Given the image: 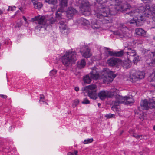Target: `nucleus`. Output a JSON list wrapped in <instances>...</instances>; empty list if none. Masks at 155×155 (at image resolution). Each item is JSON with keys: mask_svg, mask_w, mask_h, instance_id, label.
<instances>
[{"mask_svg": "<svg viewBox=\"0 0 155 155\" xmlns=\"http://www.w3.org/2000/svg\"><path fill=\"white\" fill-rule=\"evenodd\" d=\"M127 15L134 17L133 20L129 21L128 22L130 24H135L138 26L143 25V21L144 18H152L153 20V18H155V13L151 11L149 5H147L146 8L141 6L139 8L131 11Z\"/></svg>", "mask_w": 155, "mask_h": 155, "instance_id": "1", "label": "nucleus"}, {"mask_svg": "<svg viewBox=\"0 0 155 155\" xmlns=\"http://www.w3.org/2000/svg\"><path fill=\"white\" fill-rule=\"evenodd\" d=\"M100 5L98 9L99 12L96 14V16L99 19V21L103 24L110 23L111 21L109 17L113 13L109 8L108 0H96Z\"/></svg>", "mask_w": 155, "mask_h": 155, "instance_id": "2", "label": "nucleus"}, {"mask_svg": "<svg viewBox=\"0 0 155 155\" xmlns=\"http://www.w3.org/2000/svg\"><path fill=\"white\" fill-rule=\"evenodd\" d=\"M77 58L76 52L74 51H68L62 57V62L66 67L68 66L72 61H76Z\"/></svg>", "mask_w": 155, "mask_h": 155, "instance_id": "3", "label": "nucleus"}, {"mask_svg": "<svg viewBox=\"0 0 155 155\" xmlns=\"http://www.w3.org/2000/svg\"><path fill=\"white\" fill-rule=\"evenodd\" d=\"M128 28L126 25L123 24H120L118 30L114 31V34L115 35L121 36L122 37H129L128 33Z\"/></svg>", "mask_w": 155, "mask_h": 155, "instance_id": "4", "label": "nucleus"}, {"mask_svg": "<svg viewBox=\"0 0 155 155\" xmlns=\"http://www.w3.org/2000/svg\"><path fill=\"white\" fill-rule=\"evenodd\" d=\"M145 76L144 72L133 70L130 72V81L132 82H135L138 80L144 78Z\"/></svg>", "mask_w": 155, "mask_h": 155, "instance_id": "5", "label": "nucleus"}, {"mask_svg": "<svg viewBox=\"0 0 155 155\" xmlns=\"http://www.w3.org/2000/svg\"><path fill=\"white\" fill-rule=\"evenodd\" d=\"M88 89V95L90 98L96 100L97 98V95L96 93L97 87L95 84L89 85L87 87Z\"/></svg>", "mask_w": 155, "mask_h": 155, "instance_id": "6", "label": "nucleus"}, {"mask_svg": "<svg viewBox=\"0 0 155 155\" xmlns=\"http://www.w3.org/2000/svg\"><path fill=\"white\" fill-rule=\"evenodd\" d=\"M114 95L113 92L106 91H102L98 94L99 97L101 100H104L108 98H111Z\"/></svg>", "mask_w": 155, "mask_h": 155, "instance_id": "7", "label": "nucleus"}, {"mask_svg": "<svg viewBox=\"0 0 155 155\" xmlns=\"http://www.w3.org/2000/svg\"><path fill=\"white\" fill-rule=\"evenodd\" d=\"M116 77V75L114 74L112 71H110L107 75L104 77L103 82L105 84H108L113 81Z\"/></svg>", "mask_w": 155, "mask_h": 155, "instance_id": "8", "label": "nucleus"}, {"mask_svg": "<svg viewBox=\"0 0 155 155\" xmlns=\"http://www.w3.org/2000/svg\"><path fill=\"white\" fill-rule=\"evenodd\" d=\"M81 10L84 12H87L88 14H90L91 9L89 2L87 1L82 0L81 3Z\"/></svg>", "mask_w": 155, "mask_h": 155, "instance_id": "9", "label": "nucleus"}, {"mask_svg": "<svg viewBox=\"0 0 155 155\" xmlns=\"http://www.w3.org/2000/svg\"><path fill=\"white\" fill-rule=\"evenodd\" d=\"M83 50L80 51V52L83 56L85 58L90 57L91 55L90 49L88 46L84 45L82 47Z\"/></svg>", "mask_w": 155, "mask_h": 155, "instance_id": "10", "label": "nucleus"}, {"mask_svg": "<svg viewBox=\"0 0 155 155\" xmlns=\"http://www.w3.org/2000/svg\"><path fill=\"white\" fill-rule=\"evenodd\" d=\"M33 21H37L39 24L45 25L47 22V19L44 16H37L32 18Z\"/></svg>", "mask_w": 155, "mask_h": 155, "instance_id": "11", "label": "nucleus"}, {"mask_svg": "<svg viewBox=\"0 0 155 155\" xmlns=\"http://www.w3.org/2000/svg\"><path fill=\"white\" fill-rule=\"evenodd\" d=\"M136 54V51L131 48H127V51L124 52V55L127 56V59L130 60L133 58V57Z\"/></svg>", "mask_w": 155, "mask_h": 155, "instance_id": "12", "label": "nucleus"}, {"mask_svg": "<svg viewBox=\"0 0 155 155\" xmlns=\"http://www.w3.org/2000/svg\"><path fill=\"white\" fill-rule=\"evenodd\" d=\"M115 98V100L112 102L113 104L119 105L120 104L124 103V97H123L120 95H117L116 96Z\"/></svg>", "mask_w": 155, "mask_h": 155, "instance_id": "13", "label": "nucleus"}, {"mask_svg": "<svg viewBox=\"0 0 155 155\" xmlns=\"http://www.w3.org/2000/svg\"><path fill=\"white\" fill-rule=\"evenodd\" d=\"M122 2V0H109L108 1V5H109V4H110V6H114V8L115 9V10L117 9V10H118L117 8V7H119V5Z\"/></svg>", "mask_w": 155, "mask_h": 155, "instance_id": "14", "label": "nucleus"}, {"mask_svg": "<svg viewBox=\"0 0 155 155\" xmlns=\"http://www.w3.org/2000/svg\"><path fill=\"white\" fill-rule=\"evenodd\" d=\"M119 61L120 60L118 59L113 58L107 60V63L110 66L114 67L117 64Z\"/></svg>", "mask_w": 155, "mask_h": 155, "instance_id": "15", "label": "nucleus"}, {"mask_svg": "<svg viewBox=\"0 0 155 155\" xmlns=\"http://www.w3.org/2000/svg\"><path fill=\"white\" fill-rule=\"evenodd\" d=\"M89 74L91 78L94 79H97L99 77V73L94 68H92V72Z\"/></svg>", "mask_w": 155, "mask_h": 155, "instance_id": "16", "label": "nucleus"}, {"mask_svg": "<svg viewBox=\"0 0 155 155\" xmlns=\"http://www.w3.org/2000/svg\"><path fill=\"white\" fill-rule=\"evenodd\" d=\"M76 11V10L72 8H69L66 11V16L69 18H70L74 15Z\"/></svg>", "mask_w": 155, "mask_h": 155, "instance_id": "17", "label": "nucleus"}, {"mask_svg": "<svg viewBox=\"0 0 155 155\" xmlns=\"http://www.w3.org/2000/svg\"><path fill=\"white\" fill-rule=\"evenodd\" d=\"M149 102L146 99L142 100L140 103L141 108L143 110H147L149 108Z\"/></svg>", "mask_w": 155, "mask_h": 155, "instance_id": "18", "label": "nucleus"}, {"mask_svg": "<svg viewBox=\"0 0 155 155\" xmlns=\"http://www.w3.org/2000/svg\"><path fill=\"white\" fill-rule=\"evenodd\" d=\"M124 53L123 51L117 52L111 51H108V54L110 55L116 57L121 56L123 55H124Z\"/></svg>", "mask_w": 155, "mask_h": 155, "instance_id": "19", "label": "nucleus"}, {"mask_svg": "<svg viewBox=\"0 0 155 155\" xmlns=\"http://www.w3.org/2000/svg\"><path fill=\"white\" fill-rule=\"evenodd\" d=\"M63 11V9L62 8H59L56 13V17L57 19L59 20L60 21L61 20H63L64 19L62 15L61 12Z\"/></svg>", "mask_w": 155, "mask_h": 155, "instance_id": "20", "label": "nucleus"}, {"mask_svg": "<svg viewBox=\"0 0 155 155\" xmlns=\"http://www.w3.org/2000/svg\"><path fill=\"white\" fill-rule=\"evenodd\" d=\"M122 65L124 68L127 69L131 66V60L127 59V60H124L121 63Z\"/></svg>", "mask_w": 155, "mask_h": 155, "instance_id": "21", "label": "nucleus"}, {"mask_svg": "<svg viewBox=\"0 0 155 155\" xmlns=\"http://www.w3.org/2000/svg\"><path fill=\"white\" fill-rule=\"evenodd\" d=\"M134 102V100L131 96L124 97V103L125 104L128 105Z\"/></svg>", "mask_w": 155, "mask_h": 155, "instance_id": "22", "label": "nucleus"}, {"mask_svg": "<svg viewBox=\"0 0 155 155\" xmlns=\"http://www.w3.org/2000/svg\"><path fill=\"white\" fill-rule=\"evenodd\" d=\"M66 20L63 19V20H61L59 23V28L61 30L67 28V27L65 23Z\"/></svg>", "mask_w": 155, "mask_h": 155, "instance_id": "23", "label": "nucleus"}, {"mask_svg": "<svg viewBox=\"0 0 155 155\" xmlns=\"http://www.w3.org/2000/svg\"><path fill=\"white\" fill-rule=\"evenodd\" d=\"M135 32L137 35L141 36H144L146 33L144 30L140 28H136L135 30Z\"/></svg>", "mask_w": 155, "mask_h": 155, "instance_id": "24", "label": "nucleus"}, {"mask_svg": "<svg viewBox=\"0 0 155 155\" xmlns=\"http://www.w3.org/2000/svg\"><path fill=\"white\" fill-rule=\"evenodd\" d=\"M120 9L119 10H120L121 11H127V9H130V5L128 4H124L123 6H120Z\"/></svg>", "mask_w": 155, "mask_h": 155, "instance_id": "25", "label": "nucleus"}, {"mask_svg": "<svg viewBox=\"0 0 155 155\" xmlns=\"http://www.w3.org/2000/svg\"><path fill=\"white\" fill-rule=\"evenodd\" d=\"M79 23L85 26L89 24V21L83 18H81L80 20Z\"/></svg>", "mask_w": 155, "mask_h": 155, "instance_id": "26", "label": "nucleus"}, {"mask_svg": "<svg viewBox=\"0 0 155 155\" xmlns=\"http://www.w3.org/2000/svg\"><path fill=\"white\" fill-rule=\"evenodd\" d=\"M85 65V61L84 59H82L80 61L78 62V67L80 68H84Z\"/></svg>", "mask_w": 155, "mask_h": 155, "instance_id": "27", "label": "nucleus"}, {"mask_svg": "<svg viewBox=\"0 0 155 155\" xmlns=\"http://www.w3.org/2000/svg\"><path fill=\"white\" fill-rule=\"evenodd\" d=\"M60 5H61L60 8H62V9L64 8L67 6L68 0H60Z\"/></svg>", "mask_w": 155, "mask_h": 155, "instance_id": "28", "label": "nucleus"}, {"mask_svg": "<svg viewBox=\"0 0 155 155\" xmlns=\"http://www.w3.org/2000/svg\"><path fill=\"white\" fill-rule=\"evenodd\" d=\"M91 78L89 74L86 75L84 78V83L89 84L91 81Z\"/></svg>", "mask_w": 155, "mask_h": 155, "instance_id": "29", "label": "nucleus"}, {"mask_svg": "<svg viewBox=\"0 0 155 155\" xmlns=\"http://www.w3.org/2000/svg\"><path fill=\"white\" fill-rule=\"evenodd\" d=\"M118 106L119 105H116V104H113L111 107L112 110L113 111L118 113L120 111V109Z\"/></svg>", "mask_w": 155, "mask_h": 155, "instance_id": "30", "label": "nucleus"}, {"mask_svg": "<svg viewBox=\"0 0 155 155\" xmlns=\"http://www.w3.org/2000/svg\"><path fill=\"white\" fill-rule=\"evenodd\" d=\"M132 59L133 60V61L134 64L137 63V62L140 60L139 56L136 54Z\"/></svg>", "mask_w": 155, "mask_h": 155, "instance_id": "31", "label": "nucleus"}, {"mask_svg": "<svg viewBox=\"0 0 155 155\" xmlns=\"http://www.w3.org/2000/svg\"><path fill=\"white\" fill-rule=\"evenodd\" d=\"M149 108H153L155 107V101H153L152 100L150 101V102H149Z\"/></svg>", "mask_w": 155, "mask_h": 155, "instance_id": "32", "label": "nucleus"}, {"mask_svg": "<svg viewBox=\"0 0 155 155\" xmlns=\"http://www.w3.org/2000/svg\"><path fill=\"white\" fill-rule=\"evenodd\" d=\"M148 79L150 81L155 80V72H153L149 77Z\"/></svg>", "mask_w": 155, "mask_h": 155, "instance_id": "33", "label": "nucleus"}, {"mask_svg": "<svg viewBox=\"0 0 155 155\" xmlns=\"http://www.w3.org/2000/svg\"><path fill=\"white\" fill-rule=\"evenodd\" d=\"M33 5L34 7L36 8H41L42 5L41 4L38 3V2L36 3L35 2H33Z\"/></svg>", "mask_w": 155, "mask_h": 155, "instance_id": "34", "label": "nucleus"}, {"mask_svg": "<svg viewBox=\"0 0 155 155\" xmlns=\"http://www.w3.org/2000/svg\"><path fill=\"white\" fill-rule=\"evenodd\" d=\"M45 2L49 4H54L57 2V0H45Z\"/></svg>", "mask_w": 155, "mask_h": 155, "instance_id": "35", "label": "nucleus"}, {"mask_svg": "<svg viewBox=\"0 0 155 155\" xmlns=\"http://www.w3.org/2000/svg\"><path fill=\"white\" fill-rule=\"evenodd\" d=\"M93 141V138L88 139L87 140H85L84 142V144H88L92 142Z\"/></svg>", "mask_w": 155, "mask_h": 155, "instance_id": "36", "label": "nucleus"}, {"mask_svg": "<svg viewBox=\"0 0 155 155\" xmlns=\"http://www.w3.org/2000/svg\"><path fill=\"white\" fill-rule=\"evenodd\" d=\"M79 101L78 100H76L73 101L72 103V106L73 107H75L79 104Z\"/></svg>", "mask_w": 155, "mask_h": 155, "instance_id": "37", "label": "nucleus"}, {"mask_svg": "<svg viewBox=\"0 0 155 155\" xmlns=\"http://www.w3.org/2000/svg\"><path fill=\"white\" fill-rule=\"evenodd\" d=\"M114 116H115L114 114L109 113L108 114L106 115H105V117L107 119H109L113 117Z\"/></svg>", "mask_w": 155, "mask_h": 155, "instance_id": "38", "label": "nucleus"}, {"mask_svg": "<svg viewBox=\"0 0 155 155\" xmlns=\"http://www.w3.org/2000/svg\"><path fill=\"white\" fill-rule=\"evenodd\" d=\"M57 72V71L56 70H53L50 71V73L51 76H52L55 75Z\"/></svg>", "mask_w": 155, "mask_h": 155, "instance_id": "39", "label": "nucleus"}, {"mask_svg": "<svg viewBox=\"0 0 155 155\" xmlns=\"http://www.w3.org/2000/svg\"><path fill=\"white\" fill-rule=\"evenodd\" d=\"M132 136L137 139H141L142 138V136L141 135H137L136 134H133Z\"/></svg>", "mask_w": 155, "mask_h": 155, "instance_id": "40", "label": "nucleus"}, {"mask_svg": "<svg viewBox=\"0 0 155 155\" xmlns=\"http://www.w3.org/2000/svg\"><path fill=\"white\" fill-rule=\"evenodd\" d=\"M89 101L87 99V98H84V99L83 101H82V103L83 104H89L90 103Z\"/></svg>", "mask_w": 155, "mask_h": 155, "instance_id": "41", "label": "nucleus"}, {"mask_svg": "<svg viewBox=\"0 0 155 155\" xmlns=\"http://www.w3.org/2000/svg\"><path fill=\"white\" fill-rule=\"evenodd\" d=\"M61 32L63 34L66 33V34H67L68 33L69 31L67 29V28H66L65 29L61 30Z\"/></svg>", "mask_w": 155, "mask_h": 155, "instance_id": "42", "label": "nucleus"}, {"mask_svg": "<svg viewBox=\"0 0 155 155\" xmlns=\"http://www.w3.org/2000/svg\"><path fill=\"white\" fill-rule=\"evenodd\" d=\"M15 6H14L13 7L12 6H9L8 8V9L7 10L8 11H9L10 10L13 11L15 10Z\"/></svg>", "mask_w": 155, "mask_h": 155, "instance_id": "43", "label": "nucleus"}, {"mask_svg": "<svg viewBox=\"0 0 155 155\" xmlns=\"http://www.w3.org/2000/svg\"><path fill=\"white\" fill-rule=\"evenodd\" d=\"M92 27L93 28H98L99 27V25H97V23H95V24H93L92 25Z\"/></svg>", "mask_w": 155, "mask_h": 155, "instance_id": "44", "label": "nucleus"}, {"mask_svg": "<svg viewBox=\"0 0 155 155\" xmlns=\"http://www.w3.org/2000/svg\"><path fill=\"white\" fill-rule=\"evenodd\" d=\"M0 97L4 99H6L7 98V96L6 95L2 94H0Z\"/></svg>", "mask_w": 155, "mask_h": 155, "instance_id": "45", "label": "nucleus"}, {"mask_svg": "<svg viewBox=\"0 0 155 155\" xmlns=\"http://www.w3.org/2000/svg\"><path fill=\"white\" fill-rule=\"evenodd\" d=\"M144 3H149V2H150L152 0H141Z\"/></svg>", "mask_w": 155, "mask_h": 155, "instance_id": "46", "label": "nucleus"}, {"mask_svg": "<svg viewBox=\"0 0 155 155\" xmlns=\"http://www.w3.org/2000/svg\"><path fill=\"white\" fill-rule=\"evenodd\" d=\"M39 102L41 104H43V103H46L43 100H40Z\"/></svg>", "mask_w": 155, "mask_h": 155, "instance_id": "47", "label": "nucleus"}, {"mask_svg": "<svg viewBox=\"0 0 155 155\" xmlns=\"http://www.w3.org/2000/svg\"><path fill=\"white\" fill-rule=\"evenodd\" d=\"M44 97L43 95H40V100H44Z\"/></svg>", "mask_w": 155, "mask_h": 155, "instance_id": "48", "label": "nucleus"}, {"mask_svg": "<svg viewBox=\"0 0 155 155\" xmlns=\"http://www.w3.org/2000/svg\"><path fill=\"white\" fill-rule=\"evenodd\" d=\"M74 89L76 91H78L79 90V88L78 87H75Z\"/></svg>", "mask_w": 155, "mask_h": 155, "instance_id": "49", "label": "nucleus"}, {"mask_svg": "<svg viewBox=\"0 0 155 155\" xmlns=\"http://www.w3.org/2000/svg\"><path fill=\"white\" fill-rule=\"evenodd\" d=\"M19 9L20 11H21L22 12H24V10L22 7H20Z\"/></svg>", "mask_w": 155, "mask_h": 155, "instance_id": "50", "label": "nucleus"}, {"mask_svg": "<svg viewBox=\"0 0 155 155\" xmlns=\"http://www.w3.org/2000/svg\"><path fill=\"white\" fill-rule=\"evenodd\" d=\"M78 151L77 150H75L74 152V155H78Z\"/></svg>", "mask_w": 155, "mask_h": 155, "instance_id": "51", "label": "nucleus"}, {"mask_svg": "<svg viewBox=\"0 0 155 155\" xmlns=\"http://www.w3.org/2000/svg\"><path fill=\"white\" fill-rule=\"evenodd\" d=\"M67 155H74V154L71 152H69L68 153Z\"/></svg>", "mask_w": 155, "mask_h": 155, "instance_id": "52", "label": "nucleus"}, {"mask_svg": "<svg viewBox=\"0 0 155 155\" xmlns=\"http://www.w3.org/2000/svg\"><path fill=\"white\" fill-rule=\"evenodd\" d=\"M23 19H24V20L25 21H27V19L26 18V17L24 16H23Z\"/></svg>", "mask_w": 155, "mask_h": 155, "instance_id": "53", "label": "nucleus"}, {"mask_svg": "<svg viewBox=\"0 0 155 155\" xmlns=\"http://www.w3.org/2000/svg\"><path fill=\"white\" fill-rule=\"evenodd\" d=\"M152 26L150 28V29L155 28V25H152Z\"/></svg>", "mask_w": 155, "mask_h": 155, "instance_id": "54", "label": "nucleus"}, {"mask_svg": "<svg viewBox=\"0 0 155 155\" xmlns=\"http://www.w3.org/2000/svg\"><path fill=\"white\" fill-rule=\"evenodd\" d=\"M38 0H32V2H35L36 3L38 2L37 1Z\"/></svg>", "mask_w": 155, "mask_h": 155, "instance_id": "55", "label": "nucleus"}, {"mask_svg": "<svg viewBox=\"0 0 155 155\" xmlns=\"http://www.w3.org/2000/svg\"><path fill=\"white\" fill-rule=\"evenodd\" d=\"M101 105V104L100 103H98V106L99 107H100V106Z\"/></svg>", "mask_w": 155, "mask_h": 155, "instance_id": "56", "label": "nucleus"}, {"mask_svg": "<svg viewBox=\"0 0 155 155\" xmlns=\"http://www.w3.org/2000/svg\"><path fill=\"white\" fill-rule=\"evenodd\" d=\"M153 129L155 131V125H154L153 127Z\"/></svg>", "mask_w": 155, "mask_h": 155, "instance_id": "57", "label": "nucleus"}, {"mask_svg": "<svg viewBox=\"0 0 155 155\" xmlns=\"http://www.w3.org/2000/svg\"><path fill=\"white\" fill-rule=\"evenodd\" d=\"M2 13H3V12L2 11L0 10V15L2 14Z\"/></svg>", "mask_w": 155, "mask_h": 155, "instance_id": "58", "label": "nucleus"}, {"mask_svg": "<svg viewBox=\"0 0 155 155\" xmlns=\"http://www.w3.org/2000/svg\"><path fill=\"white\" fill-rule=\"evenodd\" d=\"M105 48L106 49H107V50H109V49H110L109 48H106V47H105Z\"/></svg>", "mask_w": 155, "mask_h": 155, "instance_id": "59", "label": "nucleus"}, {"mask_svg": "<svg viewBox=\"0 0 155 155\" xmlns=\"http://www.w3.org/2000/svg\"><path fill=\"white\" fill-rule=\"evenodd\" d=\"M153 39H154V40H155V37H153Z\"/></svg>", "mask_w": 155, "mask_h": 155, "instance_id": "60", "label": "nucleus"}, {"mask_svg": "<svg viewBox=\"0 0 155 155\" xmlns=\"http://www.w3.org/2000/svg\"><path fill=\"white\" fill-rule=\"evenodd\" d=\"M1 28V26L0 25V29Z\"/></svg>", "mask_w": 155, "mask_h": 155, "instance_id": "61", "label": "nucleus"}]
</instances>
